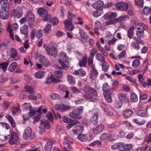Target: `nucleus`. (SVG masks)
Listing matches in <instances>:
<instances>
[{
	"mask_svg": "<svg viewBox=\"0 0 151 151\" xmlns=\"http://www.w3.org/2000/svg\"><path fill=\"white\" fill-rule=\"evenodd\" d=\"M102 89L105 93L104 97L106 100L109 103H111L112 101L111 97L114 96L113 91L110 89V87L107 83L103 84Z\"/></svg>",
	"mask_w": 151,
	"mask_h": 151,
	"instance_id": "1",
	"label": "nucleus"
},
{
	"mask_svg": "<svg viewBox=\"0 0 151 151\" xmlns=\"http://www.w3.org/2000/svg\"><path fill=\"white\" fill-rule=\"evenodd\" d=\"M60 59L59 60V62L60 63V65L58 66L59 69H64L65 70H68L69 67L66 65L62 61V60L64 62L67 63L68 62V58L67 54L63 52H61L59 53Z\"/></svg>",
	"mask_w": 151,
	"mask_h": 151,
	"instance_id": "2",
	"label": "nucleus"
},
{
	"mask_svg": "<svg viewBox=\"0 0 151 151\" xmlns=\"http://www.w3.org/2000/svg\"><path fill=\"white\" fill-rule=\"evenodd\" d=\"M83 106H80L79 107L75 108L73 111L70 113L69 115L72 118L79 119L82 118L81 115L83 112Z\"/></svg>",
	"mask_w": 151,
	"mask_h": 151,
	"instance_id": "3",
	"label": "nucleus"
},
{
	"mask_svg": "<svg viewBox=\"0 0 151 151\" xmlns=\"http://www.w3.org/2000/svg\"><path fill=\"white\" fill-rule=\"evenodd\" d=\"M32 132V130L30 127H28L26 128L23 134L24 139L27 140L29 139H34L35 135Z\"/></svg>",
	"mask_w": 151,
	"mask_h": 151,
	"instance_id": "4",
	"label": "nucleus"
},
{
	"mask_svg": "<svg viewBox=\"0 0 151 151\" xmlns=\"http://www.w3.org/2000/svg\"><path fill=\"white\" fill-rule=\"evenodd\" d=\"M116 7L118 10L122 11L127 10L129 7L128 4L125 2H119L115 4Z\"/></svg>",
	"mask_w": 151,
	"mask_h": 151,
	"instance_id": "5",
	"label": "nucleus"
},
{
	"mask_svg": "<svg viewBox=\"0 0 151 151\" xmlns=\"http://www.w3.org/2000/svg\"><path fill=\"white\" fill-rule=\"evenodd\" d=\"M19 138L17 134L14 132L11 134V137L9 140V142L11 144H17L19 143Z\"/></svg>",
	"mask_w": 151,
	"mask_h": 151,
	"instance_id": "6",
	"label": "nucleus"
},
{
	"mask_svg": "<svg viewBox=\"0 0 151 151\" xmlns=\"http://www.w3.org/2000/svg\"><path fill=\"white\" fill-rule=\"evenodd\" d=\"M55 107L57 110L61 112L66 111L70 108V107L68 105L60 104L55 105Z\"/></svg>",
	"mask_w": 151,
	"mask_h": 151,
	"instance_id": "7",
	"label": "nucleus"
},
{
	"mask_svg": "<svg viewBox=\"0 0 151 151\" xmlns=\"http://www.w3.org/2000/svg\"><path fill=\"white\" fill-rule=\"evenodd\" d=\"M91 68L89 73V77L91 79L94 80L96 79L99 74L98 72L95 67L92 66Z\"/></svg>",
	"mask_w": 151,
	"mask_h": 151,
	"instance_id": "8",
	"label": "nucleus"
},
{
	"mask_svg": "<svg viewBox=\"0 0 151 151\" xmlns=\"http://www.w3.org/2000/svg\"><path fill=\"white\" fill-rule=\"evenodd\" d=\"M46 50L47 54L54 57H56L58 54V51L56 48L52 46L49 48V49L46 48Z\"/></svg>",
	"mask_w": 151,
	"mask_h": 151,
	"instance_id": "9",
	"label": "nucleus"
},
{
	"mask_svg": "<svg viewBox=\"0 0 151 151\" xmlns=\"http://www.w3.org/2000/svg\"><path fill=\"white\" fill-rule=\"evenodd\" d=\"M21 25L23 28H31L32 27V23H29V22L26 21L25 17L22 18L20 21Z\"/></svg>",
	"mask_w": 151,
	"mask_h": 151,
	"instance_id": "10",
	"label": "nucleus"
},
{
	"mask_svg": "<svg viewBox=\"0 0 151 151\" xmlns=\"http://www.w3.org/2000/svg\"><path fill=\"white\" fill-rule=\"evenodd\" d=\"M38 59L40 62L45 66L48 67L49 66V62L45 56L42 55H39Z\"/></svg>",
	"mask_w": 151,
	"mask_h": 151,
	"instance_id": "11",
	"label": "nucleus"
},
{
	"mask_svg": "<svg viewBox=\"0 0 151 151\" xmlns=\"http://www.w3.org/2000/svg\"><path fill=\"white\" fill-rule=\"evenodd\" d=\"M9 4L7 0L0 1V9L9 10Z\"/></svg>",
	"mask_w": 151,
	"mask_h": 151,
	"instance_id": "12",
	"label": "nucleus"
},
{
	"mask_svg": "<svg viewBox=\"0 0 151 151\" xmlns=\"http://www.w3.org/2000/svg\"><path fill=\"white\" fill-rule=\"evenodd\" d=\"M104 127V126L103 124L98 125L93 129V132L95 134H99L102 132Z\"/></svg>",
	"mask_w": 151,
	"mask_h": 151,
	"instance_id": "13",
	"label": "nucleus"
},
{
	"mask_svg": "<svg viewBox=\"0 0 151 151\" xmlns=\"http://www.w3.org/2000/svg\"><path fill=\"white\" fill-rule=\"evenodd\" d=\"M83 130V128L81 126H78L75 127L70 132L71 134H79L82 133Z\"/></svg>",
	"mask_w": 151,
	"mask_h": 151,
	"instance_id": "14",
	"label": "nucleus"
},
{
	"mask_svg": "<svg viewBox=\"0 0 151 151\" xmlns=\"http://www.w3.org/2000/svg\"><path fill=\"white\" fill-rule=\"evenodd\" d=\"M130 28H145L147 27V26L143 23H138L136 24L134 22H131L130 23Z\"/></svg>",
	"mask_w": 151,
	"mask_h": 151,
	"instance_id": "15",
	"label": "nucleus"
},
{
	"mask_svg": "<svg viewBox=\"0 0 151 151\" xmlns=\"http://www.w3.org/2000/svg\"><path fill=\"white\" fill-rule=\"evenodd\" d=\"M79 33L80 34L81 38L82 39L81 41L82 42L87 43L89 37L87 35L86 33L83 31L82 29H81L79 30Z\"/></svg>",
	"mask_w": 151,
	"mask_h": 151,
	"instance_id": "16",
	"label": "nucleus"
},
{
	"mask_svg": "<svg viewBox=\"0 0 151 151\" xmlns=\"http://www.w3.org/2000/svg\"><path fill=\"white\" fill-rule=\"evenodd\" d=\"M117 14L116 13L110 12L105 14L104 16V17L105 19H112L115 18Z\"/></svg>",
	"mask_w": 151,
	"mask_h": 151,
	"instance_id": "17",
	"label": "nucleus"
},
{
	"mask_svg": "<svg viewBox=\"0 0 151 151\" xmlns=\"http://www.w3.org/2000/svg\"><path fill=\"white\" fill-rule=\"evenodd\" d=\"M8 10L0 9V16L2 19H7L9 15Z\"/></svg>",
	"mask_w": 151,
	"mask_h": 151,
	"instance_id": "18",
	"label": "nucleus"
},
{
	"mask_svg": "<svg viewBox=\"0 0 151 151\" xmlns=\"http://www.w3.org/2000/svg\"><path fill=\"white\" fill-rule=\"evenodd\" d=\"M98 114L97 112L94 114L90 119L91 122L94 125H96L98 122Z\"/></svg>",
	"mask_w": 151,
	"mask_h": 151,
	"instance_id": "19",
	"label": "nucleus"
},
{
	"mask_svg": "<svg viewBox=\"0 0 151 151\" xmlns=\"http://www.w3.org/2000/svg\"><path fill=\"white\" fill-rule=\"evenodd\" d=\"M133 114V111L132 110L129 109L124 110L122 112L123 116L126 118H127L129 117Z\"/></svg>",
	"mask_w": 151,
	"mask_h": 151,
	"instance_id": "20",
	"label": "nucleus"
},
{
	"mask_svg": "<svg viewBox=\"0 0 151 151\" xmlns=\"http://www.w3.org/2000/svg\"><path fill=\"white\" fill-rule=\"evenodd\" d=\"M118 96L120 100V101H121V102H127L129 101V99L126 93H119Z\"/></svg>",
	"mask_w": 151,
	"mask_h": 151,
	"instance_id": "21",
	"label": "nucleus"
},
{
	"mask_svg": "<svg viewBox=\"0 0 151 151\" xmlns=\"http://www.w3.org/2000/svg\"><path fill=\"white\" fill-rule=\"evenodd\" d=\"M124 146V144L123 142H119L115 143L111 146V148L113 150H116L122 148Z\"/></svg>",
	"mask_w": 151,
	"mask_h": 151,
	"instance_id": "22",
	"label": "nucleus"
},
{
	"mask_svg": "<svg viewBox=\"0 0 151 151\" xmlns=\"http://www.w3.org/2000/svg\"><path fill=\"white\" fill-rule=\"evenodd\" d=\"M41 126L47 129H49L50 128V125L49 122L47 120H41Z\"/></svg>",
	"mask_w": 151,
	"mask_h": 151,
	"instance_id": "23",
	"label": "nucleus"
},
{
	"mask_svg": "<svg viewBox=\"0 0 151 151\" xmlns=\"http://www.w3.org/2000/svg\"><path fill=\"white\" fill-rule=\"evenodd\" d=\"M38 14L41 17L45 16L48 13L47 10L45 9L44 8H41L39 9L37 11Z\"/></svg>",
	"mask_w": 151,
	"mask_h": 151,
	"instance_id": "24",
	"label": "nucleus"
},
{
	"mask_svg": "<svg viewBox=\"0 0 151 151\" xmlns=\"http://www.w3.org/2000/svg\"><path fill=\"white\" fill-rule=\"evenodd\" d=\"M65 27L67 28H73L74 27L71 20L66 19L64 22Z\"/></svg>",
	"mask_w": 151,
	"mask_h": 151,
	"instance_id": "25",
	"label": "nucleus"
},
{
	"mask_svg": "<svg viewBox=\"0 0 151 151\" xmlns=\"http://www.w3.org/2000/svg\"><path fill=\"white\" fill-rule=\"evenodd\" d=\"M87 61V58L86 57H83L81 60L79 61L78 65L80 67H86Z\"/></svg>",
	"mask_w": 151,
	"mask_h": 151,
	"instance_id": "26",
	"label": "nucleus"
},
{
	"mask_svg": "<svg viewBox=\"0 0 151 151\" xmlns=\"http://www.w3.org/2000/svg\"><path fill=\"white\" fill-rule=\"evenodd\" d=\"M104 5V2L101 1L99 0L94 3L92 6L95 9H98Z\"/></svg>",
	"mask_w": 151,
	"mask_h": 151,
	"instance_id": "27",
	"label": "nucleus"
},
{
	"mask_svg": "<svg viewBox=\"0 0 151 151\" xmlns=\"http://www.w3.org/2000/svg\"><path fill=\"white\" fill-rule=\"evenodd\" d=\"M53 145V142L51 141H48L45 146V148L46 151H51Z\"/></svg>",
	"mask_w": 151,
	"mask_h": 151,
	"instance_id": "28",
	"label": "nucleus"
},
{
	"mask_svg": "<svg viewBox=\"0 0 151 151\" xmlns=\"http://www.w3.org/2000/svg\"><path fill=\"white\" fill-rule=\"evenodd\" d=\"M45 71H40L36 72L35 74V77L37 79H41L45 75Z\"/></svg>",
	"mask_w": 151,
	"mask_h": 151,
	"instance_id": "29",
	"label": "nucleus"
},
{
	"mask_svg": "<svg viewBox=\"0 0 151 151\" xmlns=\"http://www.w3.org/2000/svg\"><path fill=\"white\" fill-rule=\"evenodd\" d=\"M73 74L81 76H84L86 74V72L83 69H80L78 70H76L73 73Z\"/></svg>",
	"mask_w": 151,
	"mask_h": 151,
	"instance_id": "30",
	"label": "nucleus"
},
{
	"mask_svg": "<svg viewBox=\"0 0 151 151\" xmlns=\"http://www.w3.org/2000/svg\"><path fill=\"white\" fill-rule=\"evenodd\" d=\"M6 117L10 122L12 126L14 128L15 127H16L15 122L12 117L9 114H7L6 115Z\"/></svg>",
	"mask_w": 151,
	"mask_h": 151,
	"instance_id": "31",
	"label": "nucleus"
},
{
	"mask_svg": "<svg viewBox=\"0 0 151 151\" xmlns=\"http://www.w3.org/2000/svg\"><path fill=\"white\" fill-rule=\"evenodd\" d=\"M24 88L26 91L29 94H33L35 92L34 89L29 86H25L24 87Z\"/></svg>",
	"mask_w": 151,
	"mask_h": 151,
	"instance_id": "32",
	"label": "nucleus"
},
{
	"mask_svg": "<svg viewBox=\"0 0 151 151\" xmlns=\"http://www.w3.org/2000/svg\"><path fill=\"white\" fill-rule=\"evenodd\" d=\"M68 83L70 85H73L75 83V79L73 77L70 75H68Z\"/></svg>",
	"mask_w": 151,
	"mask_h": 151,
	"instance_id": "33",
	"label": "nucleus"
},
{
	"mask_svg": "<svg viewBox=\"0 0 151 151\" xmlns=\"http://www.w3.org/2000/svg\"><path fill=\"white\" fill-rule=\"evenodd\" d=\"M95 57L96 59L99 61L102 62L105 61V58L101 53H97Z\"/></svg>",
	"mask_w": 151,
	"mask_h": 151,
	"instance_id": "34",
	"label": "nucleus"
},
{
	"mask_svg": "<svg viewBox=\"0 0 151 151\" xmlns=\"http://www.w3.org/2000/svg\"><path fill=\"white\" fill-rule=\"evenodd\" d=\"M18 28V25L17 23H13L11 22H8L7 28Z\"/></svg>",
	"mask_w": 151,
	"mask_h": 151,
	"instance_id": "35",
	"label": "nucleus"
},
{
	"mask_svg": "<svg viewBox=\"0 0 151 151\" xmlns=\"http://www.w3.org/2000/svg\"><path fill=\"white\" fill-rule=\"evenodd\" d=\"M27 17L30 22H32L35 20V16L31 12H29L27 13Z\"/></svg>",
	"mask_w": 151,
	"mask_h": 151,
	"instance_id": "36",
	"label": "nucleus"
},
{
	"mask_svg": "<svg viewBox=\"0 0 151 151\" xmlns=\"http://www.w3.org/2000/svg\"><path fill=\"white\" fill-rule=\"evenodd\" d=\"M103 13V10L102 9H100L94 12L93 13V15L95 17L97 18L101 16Z\"/></svg>",
	"mask_w": 151,
	"mask_h": 151,
	"instance_id": "37",
	"label": "nucleus"
},
{
	"mask_svg": "<svg viewBox=\"0 0 151 151\" xmlns=\"http://www.w3.org/2000/svg\"><path fill=\"white\" fill-rule=\"evenodd\" d=\"M77 138L81 141H86L87 140V137L85 134H80L77 136Z\"/></svg>",
	"mask_w": 151,
	"mask_h": 151,
	"instance_id": "38",
	"label": "nucleus"
},
{
	"mask_svg": "<svg viewBox=\"0 0 151 151\" xmlns=\"http://www.w3.org/2000/svg\"><path fill=\"white\" fill-rule=\"evenodd\" d=\"M138 98L137 95L134 93H132L131 94L130 100L131 102H136L138 101Z\"/></svg>",
	"mask_w": 151,
	"mask_h": 151,
	"instance_id": "39",
	"label": "nucleus"
},
{
	"mask_svg": "<svg viewBox=\"0 0 151 151\" xmlns=\"http://www.w3.org/2000/svg\"><path fill=\"white\" fill-rule=\"evenodd\" d=\"M130 46L131 47L134 49L138 50L140 49V47L138 43H136L135 42H133L131 43Z\"/></svg>",
	"mask_w": 151,
	"mask_h": 151,
	"instance_id": "40",
	"label": "nucleus"
},
{
	"mask_svg": "<svg viewBox=\"0 0 151 151\" xmlns=\"http://www.w3.org/2000/svg\"><path fill=\"white\" fill-rule=\"evenodd\" d=\"M137 114L141 117H145L147 116V113L144 110H141L137 111Z\"/></svg>",
	"mask_w": 151,
	"mask_h": 151,
	"instance_id": "41",
	"label": "nucleus"
},
{
	"mask_svg": "<svg viewBox=\"0 0 151 151\" xmlns=\"http://www.w3.org/2000/svg\"><path fill=\"white\" fill-rule=\"evenodd\" d=\"M151 12V8L150 7L145 6L143 9V13L144 14L147 15H149Z\"/></svg>",
	"mask_w": 151,
	"mask_h": 151,
	"instance_id": "42",
	"label": "nucleus"
},
{
	"mask_svg": "<svg viewBox=\"0 0 151 151\" xmlns=\"http://www.w3.org/2000/svg\"><path fill=\"white\" fill-rule=\"evenodd\" d=\"M17 65V63L16 62H14L12 63L9 66V70L11 72H12L14 70L16 67Z\"/></svg>",
	"mask_w": 151,
	"mask_h": 151,
	"instance_id": "43",
	"label": "nucleus"
},
{
	"mask_svg": "<svg viewBox=\"0 0 151 151\" xmlns=\"http://www.w3.org/2000/svg\"><path fill=\"white\" fill-rule=\"evenodd\" d=\"M102 67V70L105 72H106L108 70L109 66V64L107 63L104 61L103 62Z\"/></svg>",
	"mask_w": 151,
	"mask_h": 151,
	"instance_id": "44",
	"label": "nucleus"
},
{
	"mask_svg": "<svg viewBox=\"0 0 151 151\" xmlns=\"http://www.w3.org/2000/svg\"><path fill=\"white\" fill-rule=\"evenodd\" d=\"M62 120L65 123H71L73 122V120L65 116H64L63 117Z\"/></svg>",
	"mask_w": 151,
	"mask_h": 151,
	"instance_id": "45",
	"label": "nucleus"
},
{
	"mask_svg": "<svg viewBox=\"0 0 151 151\" xmlns=\"http://www.w3.org/2000/svg\"><path fill=\"white\" fill-rule=\"evenodd\" d=\"M109 137L108 134L107 133H105L102 134L101 137L100 139L101 141H106Z\"/></svg>",
	"mask_w": 151,
	"mask_h": 151,
	"instance_id": "46",
	"label": "nucleus"
},
{
	"mask_svg": "<svg viewBox=\"0 0 151 151\" xmlns=\"http://www.w3.org/2000/svg\"><path fill=\"white\" fill-rule=\"evenodd\" d=\"M12 53L10 54V56L12 58H14L17 55V50L14 48H12L11 49Z\"/></svg>",
	"mask_w": 151,
	"mask_h": 151,
	"instance_id": "47",
	"label": "nucleus"
},
{
	"mask_svg": "<svg viewBox=\"0 0 151 151\" xmlns=\"http://www.w3.org/2000/svg\"><path fill=\"white\" fill-rule=\"evenodd\" d=\"M50 97L52 100L59 99L60 98V96L59 95L55 93L51 94Z\"/></svg>",
	"mask_w": 151,
	"mask_h": 151,
	"instance_id": "48",
	"label": "nucleus"
},
{
	"mask_svg": "<svg viewBox=\"0 0 151 151\" xmlns=\"http://www.w3.org/2000/svg\"><path fill=\"white\" fill-rule=\"evenodd\" d=\"M129 19V17L127 15H125L123 17H120L115 19L116 21H126L128 20Z\"/></svg>",
	"mask_w": 151,
	"mask_h": 151,
	"instance_id": "49",
	"label": "nucleus"
},
{
	"mask_svg": "<svg viewBox=\"0 0 151 151\" xmlns=\"http://www.w3.org/2000/svg\"><path fill=\"white\" fill-rule=\"evenodd\" d=\"M103 110L106 115L110 116H112L113 115V113L112 110L111 111L105 108H104Z\"/></svg>",
	"mask_w": 151,
	"mask_h": 151,
	"instance_id": "50",
	"label": "nucleus"
},
{
	"mask_svg": "<svg viewBox=\"0 0 151 151\" xmlns=\"http://www.w3.org/2000/svg\"><path fill=\"white\" fill-rule=\"evenodd\" d=\"M55 76L57 78H61L63 76V73L60 70H56L54 72Z\"/></svg>",
	"mask_w": 151,
	"mask_h": 151,
	"instance_id": "51",
	"label": "nucleus"
},
{
	"mask_svg": "<svg viewBox=\"0 0 151 151\" xmlns=\"http://www.w3.org/2000/svg\"><path fill=\"white\" fill-rule=\"evenodd\" d=\"M134 29H129L127 32V35L130 39L133 37Z\"/></svg>",
	"mask_w": 151,
	"mask_h": 151,
	"instance_id": "52",
	"label": "nucleus"
},
{
	"mask_svg": "<svg viewBox=\"0 0 151 151\" xmlns=\"http://www.w3.org/2000/svg\"><path fill=\"white\" fill-rule=\"evenodd\" d=\"M91 87H89L88 85L87 84H84L83 88V91L86 93L89 91Z\"/></svg>",
	"mask_w": 151,
	"mask_h": 151,
	"instance_id": "53",
	"label": "nucleus"
},
{
	"mask_svg": "<svg viewBox=\"0 0 151 151\" xmlns=\"http://www.w3.org/2000/svg\"><path fill=\"white\" fill-rule=\"evenodd\" d=\"M140 64L139 60L136 59L132 62V66L134 67H136L138 66Z\"/></svg>",
	"mask_w": 151,
	"mask_h": 151,
	"instance_id": "54",
	"label": "nucleus"
},
{
	"mask_svg": "<svg viewBox=\"0 0 151 151\" xmlns=\"http://www.w3.org/2000/svg\"><path fill=\"white\" fill-rule=\"evenodd\" d=\"M43 19L44 21H47L51 19L52 17L51 15L48 14L47 13L45 15V16H43Z\"/></svg>",
	"mask_w": 151,
	"mask_h": 151,
	"instance_id": "55",
	"label": "nucleus"
},
{
	"mask_svg": "<svg viewBox=\"0 0 151 151\" xmlns=\"http://www.w3.org/2000/svg\"><path fill=\"white\" fill-rule=\"evenodd\" d=\"M124 150L127 151H130L132 150L133 148V146L131 144H127L124 146Z\"/></svg>",
	"mask_w": 151,
	"mask_h": 151,
	"instance_id": "56",
	"label": "nucleus"
},
{
	"mask_svg": "<svg viewBox=\"0 0 151 151\" xmlns=\"http://www.w3.org/2000/svg\"><path fill=\"white\" fill-rule=\"evenodd\" d=\"M20 31L22 34L25 35V37L26 38H27L28 29H20Z\"/></svg>",
	"mask_w": 151,
	"mask_h": 151,
	"instance_id": "57",
	"label": "nucleus"
},
{
	"mask_svg": "<svg viewBox=\"0 0 151 151\" xmlns=\"http://www.w3.org/2000/svg\"><path fill=\"white\" fill-rule=\"evenodd\" d=\"M126 78L127 80L129 81L131 83H133L135 85L137 84L135 79H133L130 76H126Z\"/></svg>",
	"mask_w": 151,
	"mask_h": 151,
	"instance_id": "58",
	"label": "nucleus"
},
{
	"mask_svg": "<svg viewBox=\"0 0 151 151\" xmlns=\"http://www.w3.org/2000/svg\"><path fill=\"white\" fill-rule=\"evenodd\" d=\"M92 58H88V65L92 68V66L95 67L94 65L93 64V60Z\"/></svg>",
	"mask_w": 151,
	"mask_h": 151,
	"instance_id": "59",
	"label": "nucleus"
},
{
	"mask_svg": "<svg viewBox=\"0 0 151 151\" xmlns=\"http://www.w3.org/2000/svg\"><path fill=\"white\" fill-rule=\"evenodd\" d=\"M101 144V142L100 141L98 140L93 141L89 145L90 146H94L96 145H100Z\"/></svg>",
	"mask_w": 151,
	"mask_h": 151,
	"instance_id": "60",
	"label": "nucleus"
},
{
	"mask_svg": "<svg viewBox=\"0 0 151 151\" xmlns=\"http://www.w3.org/2000/svg\"><path fill=\"white\" fill-rule=\"evenodd\" d=\"M64 139L66 140V142H63V144H65L66 143L68 145H69L73 144V142L70 140V138L67 137H64Z\"/></svg>",
	"mask_w": 151,
	"mask_h": 151,
	"instance_id": "61",
	"label": "nucleus"
},
{
	"mask_svg": "<svg viewBox=\"0 0 151 151\" xmlns=\"http://www.w3.org/2000/svg\"><path fill=\"white\" fill-rule=\"evenodd\" d=\"M137 35L138 37L139 38L143 37L144 35V31H136Z\"/></svg>",
	"mask_w": 151,
	"mask_h": 151,
	"instance_id": "62",
	"label": "nucleus"
},
{
	"mask_svg": "<svg viewBox=\"0 0 151 151\" xmlns=\"http://www.w3.org/2000/svg\"><path fill=\"white\" fill-rule=\"evenodd\" d=\"M135 3L140 7L143 6V1L142 0H135Z\"/></svg>",
	"mask_w": 151,
	"mask_h": 151,
	"instance_id": "63",
	"label": "nucleus"
},
{
	"mask_svg": "<svg viewBox=\"0 0 151 151\" xmlns=\"http://www.w3.org/2000/svg\"><path fill=\"white\" fill-rule=\"evenodd\" d=\"M89 92L91 94H92L95 96H97V93L96 91L92 87L91 88Z\"/></svg>",
	"mask_w": 151,
	"mask_h": 151,
	"instance_id": "64",
	"label": "nucleus"
}]
</instances>
